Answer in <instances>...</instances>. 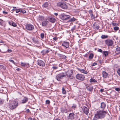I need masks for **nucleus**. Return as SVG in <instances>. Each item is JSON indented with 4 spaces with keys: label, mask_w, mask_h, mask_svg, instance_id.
Returning a JSON list of instances; mask_svg holds the SVG:
<instances>
[{
    "label": "nucleus",
    "mask_w": 120,
    "mask_h": 120,
    "mask_svg": "<svg viewBox=\"0 0 120 120\" xmlns=\"http://www.w3.org/2000/svg\"><path fill=\"white\" fill-rule=\"evenodd\" d=\"M107 111L101 110L98 111L94 114L98 118L100 119H102L104 118L105 116V114H107Z\"/></svg>",
    "instance_id": "nucleus-1"
},
{
    "label": "nucleus",
    "mask_w": 120,
    "mask_h": 120,
    "mask_svg": "<svg viewBox=\"0 0 120 120\" xmlns=\"http://www.w3.org/2000/svg\"><path fill=\"white\" fill-rule=\"evenodd\" d=\"M19 102L16 101H12L10 102L8 106L9 108L12 110L16 108L18 106Z\"/></svg>",
    "instance_id": "nucleus-2"
},
{
    "label": "nucleus",
    "mask_w": 120,
    "mask_h": 120,
    "mask_svg": "<svg viewBox=\"0 0 120 120\" xmlns=\"http://www.w3.org/2000/svg\"><path fill=\"white\" fill-rule=\"evenodd\" d=\"M60 18L63 20H66L71 18L70 16L65 14L64 13H62L59 15Z\"/></svg>",
    "instance_id": "nucleus-3"
},
{
    "label": "nucleus",
    "mask_w": 120,
    "mask_h": 120,
    "mask_svg": "<svg viewBox=\"0 0 120 120\" xmlns=\"http://www.w3.org/2000/svg\"><path fill=\"white\" fill-rule=\"evenodd\" d=\"M65 76V73L64 72H62L57 75L56 76V79L58 81H60V80L61 79H63Z\"/></svg>",
    "instance_id": "nucleus-4"
},
{
    "label": "nucleus",
    "mask_w": 120,
    "mask_h": 120,
    "mask_svg": "<svg viewBox=\"0 0 120 120\" xmlns=\"http://www.w3.org/2000/svg\"><path fill=\"white\" fill-rule=\"evenodd\" d=\"M57 6L63 9H66L68 8L67 5L66 4L63 2L58 3L57 4Z\"/></svg>",
    "instance_id": "nucleus-5"
},
{
    "label": "nucleus",
    "mask_w": 120,
    "mask_h": 120,
    "mask_svg": "<svg viewBox=\"0 0 120 120\" xmlns=\"http://www.w3.org/2000/svg\"><path fill=\"white\" fill-rule=\"evenodd\" d=\"M73 72L71 70H69L66 72V74L69 78L72 79L73 78Z\"/></svg>",
    "instance_id": "nucleus-6"
},
{
    "label": "nucleus",
    "mask_w": 120,
    "mask_h": 120,
    "mask_svg": "<svg viewBox=\"0 0 120 120\" xmlns=\"http://www.w3.org/2000/svg\"><path fill=\"white\" fill-rule=\"evenodd\" d=\"M76 78L78 79L81 81L84 80L85 77L84 75L80 74H78L76 75Z\"/></svg>",
    "instance_id": "nucleus-7"
},
{
    "label": "nucleus",
    "mask_w": 120,
    "mask_h": 120,
    "mask_svg": "<svg viewBox=\"0 0 120 120\" xmlns=\"http://www.w3.org/2000/svg\"><path fill=\"white\" fill-rule=\"evenodd\" d=\"M105 44L109 46H111L113 44V42L112 40L108 39L105 41Z\"/></svg>",
    "instance_id": "nucleus-8"
},
{
    "label": "nucleus",
    "mask_w": 120,
    "mask_h": 120,
    "mask_svg": "<svg viewBox=\"0 0 120 120\" xmlns=\"http://www.w3.org/2000/svg\"><path fill=\"white\" fill-rule=\"evenodd\" d=\"M26 29L29 31H31L34 29V26L31 24H27L26 25Z\"/></svg>",
    "instance_id": "nucleus-9"
},
{
    "label": "nucleus",
    "mask_w": 120,
    "mask_h": 120,
    "mask_svg": "<svg viewBox=\"0 0 120 120\" xmlns=\"http://www.w3.org/2000/svg\"><path fill=\"white\" fill-rule=\"evenodd\" d=\"M37 64L39 65L42 67H44L45 65L44 62L41 60H38L37 61Z\"/></svg>",
    "instance_id": "nucleus-10"
},
{
    "label": "nucleus",
    "mask_w": 120,
    "mask_h": 120,
    "mask_svg": "<svg viewBox=\"0 0 120 120\" xmlns=\"http://www.w3.org/2000/svg\"><path fill=\"white\" fill-rule=\"evenodd\" d=\"M74 113L73 112L69 113L68 117V120H72L75 118Z\"/></svg>",
    "instance_id": "nucleus-11"
},
{
    "label": "nucleus",
    "mask_w": 120,
    "mask_h": 120,
    "mask_svg": "<svg viewBox=\"0 0 120 120\" xmlns=\"http://www.w3.org/2000/svg\"><path fill=\"white\" fill-rule=\"evenodd\" d=\"M82 110L83 112L86 115H87L89 112V109L87 107L84 106L82 108Z\"/></svg>",
    "instance_id": "nucleus-12"
},
{
    "label": "nucleus",
    "mask_w": 120,
    "mask_h": 120,
    "mask_svg": "<svg viewBox=\"0 0 120 120\" xmlns=\"http://www.w3.org/2000/svg\"><path fill=\"white\" fill-rule=\"evenodd\" d=\"M69 42L64 41L63 42L62 45L65 48H69Z\"/></svg>",
    "instance_id": "nucleus-13"
},
{
    "label": "nucleus",
    "mask_w": 120,
    "mask_h": 120,
    "mask_svg": "<svg viewBox=\"0 0 120 120\" xmlns=\"http://www.w3.org/2000/svg\"><path fill=\"white\" fill-rule=\"evenodd\" d=\"M61 111L62 113H66L68 112V111L67 108L65 107L61 108Z\"/></svg>",
    "instance_id": "nucleus-14"
},
{
    "label": "nucleus",
    "mask_w": 120,
    "mask_h": 120,
    "mask_svg": "<svg viewBox=\"0 0 120 120\" xmlns=\"http://www.w3.org/2000/svg\"><path fill=\"white\" fill-rule=\"evenodd\" d=\"M28 98L27 97H24L21 100L22 103L25 104L28 101Z\"/></svg>",
    "instance_id": "nucleus-15"
},
{
    "label": "nucleus",
    "mask_w": 120,
    "mask_h": 120,
    "mask_svg": "<svg viewBox=\"0 0 120 120\" xmlns=\"http://www.w3.org/2000/svg\"><path fill=\"white\" fill-rule=\"evenodd\" d=\"M49 21L52 23H54L55 22L56 19L52 17H49L48 19Z\"/></svg>",
    "instance_id": "nucleus-16"
},
{
    "label": "nucleus",
    "mask_w": 120,
    "mask_h": 120,
    "mask_svg": "<svg viewBox=\"0 0 120 120\" xmlns=\"http://www.w3.org/2000/svg\"><path fill=\"white\" fill-rule=\"evenodd\" d=\"M77 69L78 70L81 72L83 73L86 74H87L88 72L87 71L84 69H81L79 68H77Z\"/></svg>",
    "instance_id": "nucleus-17"
},
{
    "label": "nucleus",
    "mask_w": 120,
    "mask_h": 120,
    "mask_svg": "<svg viewBox=\"0 0 120 120\" xmlns=\"http://www.w3.org/2000/svg\"><path fill=\"white\" fill-rule=\"evenodd\" d=\"M87 90L90 91H92L93 89V86H88L86 87Z\"/></svg>",
    "instance_id": "nucleus-18"
},
{
    "label": "nucleus",
    "mask_w": 120,
    "mask_h": 120,
    "mask_svg": "<svg viewBox=\"0 0 120 120\" xmlns=\"http://www.w3.org/2000/svg\"><path fill=\"white\" fill-rule=\"evenodd\" d=\"M108 74L105 71H103L102 73V76L104 78H106L107 77L108 75Z\"/></svg>",
    "instance_id": "nucleus-19"
},
{
    "label": "nucleus",
    "mask_w": 120,
    "mask_h": 120,
    "mask_svg": "<svg viewBox=\"0 0 120 120\" xmlns=\"http://www.w3.org/2000/svg\"><path fill=\"white\" fill-rule=\"evenodd\" d=\"M49 51L48 49H44L41 52L43 55L46 54L47 53H48Z\"/></svg>",
    "instance_id": "nucleus-20"
},
{
    "label": "nucleus",
    "mask_w": 120,
    "mask_h": 120,
    "mask_svg": "<svg viewBox=\"0 0 120 120\" xmlns=\"http://www.w3.org/2000/svg\"><path fill=\"white\" fill-rule=\"evenodd\" d=\"M48 21L46 20L43 21L42 22V25L43 26H46L47 25Z\"/></svg>",
    "instance_id": "nucleus-21"
},
{
    "label": "nucleus",
    "mask_w": 120,
    "mask_h": 120,
    "mask_svg": "<svg viewBox=\"0 0 120 120\" xmlns=\"http://www.w3.org/2000/svg\"><path fill=\"white\" fill-rule=\"evenodd\" d=\"M0 25L3 26H5V25L4 21L1 19H0Z\"/></svg>",
    "instance_id": "nucleus-22"
},
{
    "label": "nucleus",
    "mask_w": 120,
    "mask_h": 120,
    "mask_svg": "<svg viewBox=\"0 0 120 120\" xmlns=\"http://www.w3.org/2000/svg\"><path fill=\"white\" fill-rule=\"evenodd\" d=\"M106 105L104 102H102L101 104V108L104 109L106 107Z\"/></svg>",
    "instance_id": "nucleus-23"
},
{
    "label": "nucleus",
    "mask_w": 120,
    "mask_h": 120,
    "mask_svg": "<svg viewBox=\"0 0 120 120\" xmlns=\"http://www.w3.org/2000/svg\"><path fill=\"white\" fill-rule=\"evenodd\" d=\"M32 40H33L34 43L35 44H38L39 43V42L38 40L37 39H35V38H33L32 39Z\"/></svg>",
    "instance_id": "nucleus-24"
},
{
    "label": "nucleus",
    "mask_w": 120,
    "mask_h": 120,
    "mask_svg": "<svg viewBox=\"0 0 120 120\" xmlns=\"http://www.w3.org/2000/svg\"><path fill=\"white\" fill-rule=\"evenodd\" d=\"M93 27L94 29H95L98 30L99 28V26H98L97 25H95V24H94L93 26Z\"/></svg>",
    "instance_id": "nucleus-25"
},
{
    "label": "nucleus",
    "mask_w": 120,
    "mask_h": 120,
    "mask_svg": "<svg viewBox=\"0 0 120 120\" xmlns=\"http://www.w3.org/2000/svg\"><path fill=\"white\" fill-rule=\"evenodd\" d=\"M59 57L63 59H65L66 58V56L64 55L61 54H59Z\"/></svg>",
    "instance_id": "nucleus-26"
},
{
    "label": "nucleus",
    "mask_w": 120,
    "mask_h": 120,
    "mask_svg": "<svg viewBox=\"0 0 120 120\" xmlns=\"http://www.w3.org/2000/svg\"><path fill=\"white\" fill-rule=\"evenodd\" d=\"M48 3L47 2H46L43 4L42 6L43 7L46 8L48 7Z\"/></svg>",
    "instance_id": "nucleus-27"
},
{
    "label": "nucleus",
    "mask_w": 120,
    "mask_h": 120,
    "mask_svg": "<svg viewBox=\"0 0 120 120\" xmlns=\"http://www.w3.org/2000/svg\"><path fill=\"white\" fill-rule=\"evenodd\" d=\"M94 54L92 53H90V55L89 57V58L90 59H92L94 57Z\"/></svg>",
    "instance_id": "nucleus-28"
},
{
    "label": "nucleus",
    "mask_w": 120,
    "mask_h": 120,
    "mask_svg": "<svg viewBox=\"0 0 120 120\" xmlns=\"http://www.w3.org/2000/svg\"><path fill=\"white\" fill-rule=\"evenodd\" d=\"M38 18L40 20H43L44 19V17L42 16L39 15Z\"/></svg>",
    "instance_id": "nucleus-29"
},
{
    "label": "nucleus",
    "mask_w": 120,
    "mask_h": 120,
    "mask_svg": "<svg viewBox=\"0 0 120 120\" xmlns=\"http://www.w3.org/2000/svg\"><path fill=\"white\" fill-rule=\"evenodd\" d=\"M103 53L105 56H106L108 55V52L107 51H103Z\"/></svg>",
    "instance_id": "nucleus-30"
},
{
    "label": "nucleus",
    "mask_w": 120,
    "mask_h": 120,
    "mask_svg": "<svg viewBox=\"0 0 120 120\" xmlns=\"http://www.w3.org/2000/svg\"><path fill=\"white\" fill-rule=\"evenodd\" d=\"M108 36L107 35H102L101 36V38L104 39L107 38H108Z\"/></svg>",
    "instance_id": "nucleus-31"
},
{
    "label": "nucleus",
    "mask_w": 120,
    "mask_h": 120,
    "mask_svg": "<svg viewBox=\"0 0 120 120\" xmlns=\"http://www.w3.org/2000/svg\"><path fill=\"white\" fill-rule=\"evenodd\" d=\"M62 92L63 94H66V91L64 87H63L62 89Z\"/></svg>",
    "instance_id": "nucleus-32"
},
{
    "label": "nucleus",
    "mask_w": 120,
    "mask_h": 120,
    "mask_svg": "<svg viewBox=\"0 0 120 120\" xmlns=\"http://www.w3.org/2000/svg\"><path fill=\"white\" fill-rule=\"evenodd\" d=\"M76 19L74 18V17H73L72 18H71L70 20L69 21V22H74L75 20Z\"/></svg>",
    "instance_id": "nucleus-33"
},
{
    "label": "nucleus",
    "mask_w": 120,
    "mask_h": 120,
    "mask_svg": "<svg viewBox=\"0 0 120 120\" xmlns=\"http://www.w3.org/2000/svg\"><path fill=\"white\" fill-rule=\"evenodd\" d=\"M97 81L96 80H95V79L93 78H91L90 79V82H97Z\"/></svg>",
    "instance_id": "nucleus-34"
},
{
    "label": "nucleus",
    "mask_w": 120,
    "mask_h": 120,
    "mask_svg": "<svg viewBox=\"0 0 120 120\" xmlns=\"http://www.w3.org/2000/svg\"><path fill=\"white\" fill-rule=\"evenodd\" d=\"M100 119L98 118L97 117L96 115L94 116V117L93 119L92 120H98V119Z\"/></svg>",
    "instance_id": "nucleus-35"
},
{
    "label": "nucleus",
    "mask_w": 120,
    "mask_h": 120,
    "mask_svg": "<svg viewBox=\"0 0 120 120\" xmlns=\"http://www.w3.org/2000/svg\"><path fill=\"white\" fill-rule=\"evenodd\" d=\"M76 28V26L74 25L73 27L71 29V31L73 32L75 30Z\"/></svg>",
    "instance_id": "nucleus-36"
},
{
    "label": "nucleus",
    "mask_w": 120,
    "mask_h": 120,
    "mask_svg": "<svg viewBox=\"0 0 120 120\" xmlns=\"http://www.w3.org/2000/svg\"><path fill=\"white\" fill-rule=\"evenodd\" d=\"M114 30L116 31L118 30L119 29V28L117 26H116L113 27Z\"/></svg>",
    "instance_id": "nucleus-37"
},
{
    "label": "nucleus",
    "mask_w": 120,
    "mask_h": 120,
    "mask_svg": "<svg viewBox=\"0 0 120 120\" xmlns=\"http://www.w3.org/2000/svg\"><path fill=\"white\" fill-rule=\"evenodd\" d=\"M41 38L42 39H43L44 38V34L43 33H42L40 34Z\"/></svg>",
    "instance_id": "nucleus-38"
},
{
    "label": "nucleus",
    "mask_w": 120,
    "mask_h": 120,
    "mask_svg": "<svg viewBox=\"0 0 120 120\" xmlns=\"http://www.w3.org/2000/svg\"><path fill=\"white\" fill-rule=\"evenodd\" d=\"M117 72L118 75L120 76V68H118L117 71Z\"/></svg>",
    "instance_id": "nucleus-39"
},
{
    "label": "nucleus",
    "mask_w": 120,
    "mask_h": 120,
    "mask_svg": "<svg viewBox=\"0 0 120 120\" xmlns=\"http://www.w3.org/2000/svg\"><path fill=\"white\" fill-rule=\"evenodd\" d=\"M90 17L92 19H95V18L94 16L93 15V13L90 15Z\"/></svg>",
    "instance_id": "nucleus-40"
},
{
    "label": "nucleus",
    "mask_w": 120,
    "mask_h": 120,
    "mask_svg": "<svg viewBox=\"0 0 120 120\" xmlns=\"http://www.w3.org/2000/svg\"><path fill=\"white\" fill-rule=\"evenodd\" d=\"M21 65L22 66L25 67L26 65V63L22 62L21 63Z\"/></svg>",
    "instance_id": "nucleus-41"
},
{
    "label": "nucleus",
    "mask_w": 120,
    "mask_h": 120,
    "mask_svg": "<svg viewBox=\"0 0 120 120\" xmlns=\"http://www.w3.org/2000/svg\"><path fill=\"white\" fill-rule=\"evenodd\" d=\"M12 25L14 27H16L17 26V25L14 22H12Z\"/></svg>",
    "instance_id": "nucleus-42"
},
{
    "label": "nucleus",
    "mask_w": 120,
    "mask_h": 120,
    "mask_svg": "<svg viewBox=\"0 0 120 120\" xmlns=\"http://www.w3.org/2000/svg\"><path fill=\"white\" fill-rule=\"evenodd\" d=\"M117 47L116 48V50L117 51H120V47H119L118 46H117Z\"/></svg>",
    "instance_id": "nucleus-43"
},
{
    "label": "nucleus",
    "mask_w": 120,
    "mask_h": 120,
    "mask_svg": "<svg viewBox=\"0 0 120 120\" xmlns=\"http://www.w3.org/2000/svg\"><path fill=\"white\" fill-rule=\"evenodd\" d=\"M50 103V101L49 100H46L45 102V103L46 104H49Z\"/></svg>",
    "instance_id": "nucleus-44"
},
{
    "label": "nucleus",
    "mask_w": 120,
    "mask_h": 120,
    "mask_svg": "<svg viewBox=\"0 0 120 120\" xmlns=\"http://www.w3.org/2000/svg\"><path fill=\"white\" fill-rule=\"evenodd\" d=\"M21 10L20 11V12H22L23 14H24L25 13H26V11L25 10H22V9H21Z\"/></svg>",
    "instance_id": "nucleus-45"
},
{
    "label": "nucleus",
    "mask_w": 120,
    "mask_h": 120,
    "mask_svg": "<svg viewBox=\"0 0 120 120\" xmlns=\"http://www.w3.org/2000/svg\"><path fill=\"white\" fill-rule=\"evenodd\" d=\"M58 67L56 66H53L52 67V68L54 70H56L58 69Z\"/></svg>",
    "instance_id": "nucleus-46"
},
{
    "label": "nucleus",
    "mask_w": 120,
    "mask_h": 120,
    "mask_svg": "<svg viewBox=\"0 0 120 120\" xmlns=\"http://www.w3.org/2000/svg\"><path fill=\"white\" fill-rule=\"evenodd\" d=\"M76 105L75 104H73V105L72 106V107L73 109H75L76 108Z\"/></svg>",
    "instance_id": "nucleus-47"
},
{
    "label": "nucleus",
    "mask_w": 120,
    "mask_h": 120,
    "mask_svg": "<svg viewBox=\"0 0 120 120\" xmlns=\"http://www.w3.org/2000/svg\"><path fill=\"white\" fill-rule=\"evenodd\" d=\"M4 102V101L3 100L0 99V105H2L3 104Z\"/></svg>",
    "instance_id": "nucleus-48"
},
{
    "label": "nucleus",
    "mask_w": 120,
    "mask_h": 120,
    "mask_svg": "<svg viewBox=\"0 0 120 120\" xmlns=\"http://www.w3.org/2000/svg\"><path fill=\"white\" fill-rule=\"evenodd\" d=\"M112 24L113 26H116L118 25V24L114 22H112Z\"/></svg>",
    "instance_id": "nucleus-49"
},
{
    "label": "nucleus",
    "mask_w": 120,
    "mask_h": 120,
    "mask_svg": "<svg viewBox=\"0 0 120 120\" xmlns=\"http://www.w3.org/2000/svg\"><path fill=\"white\" fill-rule=\"evenodd\" d=\"M9 61L10 62L14 64H15V63L13 60H9Z\"/></svg>",
    "instance_id": "nucleus-50"
},
{
    "label": "nucleus",
    "mask_w": 120,
    "mask_h": 120,
    "mask_svg": "<svg viewBox=\"0 0 120 120\" xmlns=\"http://www.w3.org/2000/svg\"><path fill=\"white\" fill-rule=\"evenodd\" d=\"M21 10V9H18L17 10V9L16 10V13H18L19 12H20Z\"/></svg>",
    "instance_id": "nucleus-51"
},
{
    "label": "nucleus",
    "mask_w": 120,
    "mask_h": 120,
    "mask_svg": "<svg viewBox=\"0 0 120 120\" xmlns=\"http://www.w3.org/2000/svg\"><path fill=\"white\" fill-rule=\"evenodd\" d=\"M97 51L98 52H99L102 53V52H103L102 51V50L101 49H98V50Z\"/></svg>",
    "instance_id": "nucleus-52"
},
{
    "label": "nucleus",
    "mask_w": 120,
    "mask_h": 120,
    "mask_svg": "<svg viewBox=\"0 0 120 120\" xmlns=\"http://www.w3.org/2000/svg\"><path fill=\"white\" fill-rule=\"evenodd\" d=\"M115 90L116 91L119 92L120 90V88H116L115 89Z\"/></svg>",
    "instance_id": "nucleus-53"
},
{
    "label": "nucleus",
    "mask_w": 120,
    "mask_h": 120,
    "mask_svg": "<svg viewBox=\"0 0 120 120\" xmlns=\"http://www.w3.org/2000/svg\"><path fill=\"white\" fill-rule=\"evenodd\" d=\"M89 13L90 15L93 13V11L92 10H90L89 11Z\"/></svg>",
    "instance_id": "nucleus-54"
},
{
    "label": "nucleus",
    "mask_w": 120,
    "mask_h": 120,
    "mask_svg": "<svg viewBox=\"0 0 120 120\" xmlns=\"http://www.w3.org/2000/svg\"><path fill=\"white\" fill-rule=\"evenodd\" d=\"M4 66L0 64V70L1 69H4Z\"/></svg>",
    "instance_id": "nucleus-55"
},
{
    "label": "nucleus",
    "mask_w": 120,
    "mask_h": 120,
    "mask_svg": "<svg viewBox=\"0 0 120 120\" xmlns=\"http://www.w3.org/2000/svg\"><path fill=\"white\" fill-rule=\"evenodd\" d=\"M12 22H13V21H9L8 22V23L10 25H12Z\"/></svg>",
    "instance_id": "nucleus-56"
},
{
    "label": "nucleus",
    "mask_w": 120,
    "mask_h": 120,
    "mask_svg": "<svg viewBox=\"0 0 120 120\" xmlns=\"http://www.w3.org/2000/svg\"><path fill=\"white\" fill-rule=\"evenodd\" d=\"M97 65V63H94L92 64V66H94Z\"/></svg>",
    "instance_id": "nucleus-57"
},
{
    "label": "nucleus",
    "mask_w": 120,
    "mask_h": 120,
    "mask_svg": "<svg viewBox=\"0 0 120 120\" xmlns=\"http://www.w3.org/2000/svg\"><path fill=\"white\" fill-rule=\"evenodd\" d=\"M17 9L15 7H13V9H12V10H13L14 11H15Z\"/></svg>",
    "instance_id": "nucleus-58"
},
{
    "label": "nucleus",
    "mask_w": 120,
    "mask_h": 120,
    "mask_svg": "<svg viewBox=\"0 0 120 120\" xmlns=\"http://www.w3.org/2000/svg\"><path fill=\"white\" fill-rule=\"evenodd\" d=\"M3 13L4 14H7L8 13V12H7L5 11H3Z\"/></svg>",
    "instance_id": "nucleus-59"
},
{
    "label": "nucleus",
    "mask_w": 120,
    "mask_h": 120,
    "mask_svg": "<svg viewBox=\"0 0 120 120\" xmlns=\"http://www.w3.org/2000/svg\"><path fill=\"white\" fill-rule=\"evenodd\" d=\"M29 67V64H27L26 63V66L25 67H26V68H28Z\"/></svg>",
    "instance_id": "nucleus-60"
},
{
    "label": "nucleus",
    "mask_w": 120,
    "mask_h": 120,
    "mask_svg": "<svg viewBox=\"0 0 120 120\" xmlns=\"http://www.w3.org/2000/svg\"><path fill=\"white\" fill-rule=\"evenodd\" d=\"M53 39L54 40L56 41L57 39V38L56 37H54L53 38Z\"/></svg>",
    "instance_id": "nucleus-61"
},
{
    "label": "nucleus",
    "mask_w": 120,
    "mask_h": 120,
    "mask_svg": "<svg viewBox=\"0 0 120 120\" xmlns=\"http://www.w3.org/2000/svg\"><path fill=\"white\" fill-rule=\"evenodd\" d=\"M30 111V110L29 109H27L26 110V112L28 113Z\"/></svg>",
    "instance_id": "nucleus-62"
},
{
    "label": "nucleus",
    "mask_w": 120,
    "mask_h": 120,
    "mask_svg": "<svg viewBox=\"0 0 120 120\" xmlns=\"http://www.w3.org/2000/svg\"><path fill=\"white\" fill-rule=\"evenodd\" d=\"M8 51L9 53H10L12 52V51L11 50V49H8Z\"/></svg>",
    "instance_id": "nucleus-63"
},
{
    "label": "nucleus",
    "mask_w": 120,
    "mask_h": 120,
    "mask_svg": "<svg viewBox=\"0 0 120 120\" xmlns=\"http://www.w3.org/2000/svg\"><path fill=\"white\" fill-rule=\"evenodd\" d=\"M28 120H32V119L31 117H30L28 118Z\"/></svg>",
    "instance_id": "nucleus-64"
}]
</instances>
